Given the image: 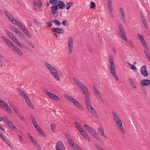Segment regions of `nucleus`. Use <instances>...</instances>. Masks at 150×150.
<instances>
[{"instance_id": "nucleus-17", "label": "nucleus", "mask_w": 150, "mask_h": 150, "mask_svg": "<svg viewBox=\"0 0 150 150\" xmlns=\"http://www.w3.org/2000/svg\"><path fill=\"white\" fill-rule=\"evenodd\" d=\"M65 136L68 143L70 145H71V144H72V143L74 142L72 139L69 135L67 133H65Z\"/></svg>"}, {"instance_id": "nucleus-33", "label": "nucleus", "mask_w": 150, "mask_h": 150, "mask_svg": "<svg viewBox=\"0 0 150 150\" xmlns=\"http://www.w3.org/2000/svg\"><path fill=\"white\" fill-rule=\"evenodd\" d=\"M25 41L26 42V43L28 45L33 48L34 47L33 44L32 42H31L29 40H26Z\"/></svg>"}, {"instance_id": "nucleus-40", "label": "nucleus", "mask_w": 150, "mask_h": 150, "mask_svg": "<svg viewBox=\"0 0 150 150\" xmlns=\"http://www.w3.org/2000/svg\"><path fill=\"white\" fill-rule=\"evenodd\" d=\"M68 49L69 50V54H71L72 53L73 45H68Z\"/></svg>"}, {"instance_id": "nucleus-47", "label": "nucleus", "mask_w": 150, "mask_h": 150, "mask_svg": "<svg viewBox=\"0 0 150 150\" xmlns=\"http://www.w3.org/2000/svg\"><path fill=\"white\" fill-rule=\"evenodd\" d=\"M68 45H73V40L72 38H69L68 41Z\"/></svg>"}, {"instance_id": "nucleus-36", "label": "nucleus", "mask_w": 150, "mask_h": 150, "mask_svg": "<svg viewBox=\"0 0 150 150\" xmlns=\"http://www.w3.org/2000/svg\"><path fill=\"white\" fill-rule=\"evenodd\" d=\"M30 118L32 122V123L33 124L37 122L35 119L32 115H30Z\"/></svg>"}, {"instance_id": "nucleus-12", "label": "nucleus", "mask_w": 150, "mask_h": 150, "mask_svg": "<svg viewBox=\"0 0 150 150\" xmlns=\"http://www.w3.org/2000/svg\"><path fill=\"white\" fill-rule=\"evenodd\" d=\"M89 95H87V96L85 95V104L87 108H88V107L90 106H91V102L89 98Z\"/></svg>"}, {"instance_id": "nucleus-6", "label": "nucleus", "mask_w": 150, "mask_h": 150, "mask_svg": "<svg viewBox=\"0 0 150 150\" xmlns=\"http://www.w3.org/2000/svg\"><path fill=\"white\" fill-rule=\"evenodd\" d=\"M12 23L17 25L22 31L23 29L25 28V26L18 20H16V19H14V21Z\"/></svg>"}, {"instance_id": "nucleus-21", "label": "nucleus", "mask_w": 150, "mask_h": 150, "mask_svg": "<svg viewBox=\"0 0 150 150\" xmlns=\"http://www.w3.org/2000/svg\"><path fill=\"white\" fill-rule=\"evenodd\" d=\"M120 12L122 16L121 19L125 23V17L124 13L121 8H120Z\"/></svg>"}, {"instance_id": "nucleus-15", "label": "nucleus", "mask_w": 150, "mask_h": 150, "mask_svg": "<svg viewBox=\"0 0 150 150\" xmlns=\"http://www.w3.org/2000/svg\"><path fill=\"white\" fill-rule=\"evenodd\" d=\"M58 9V6L57 5L52 6L51 8L52 14H55L57 13Z\"/></svg>"}, {"instance_id": "nucleus-43", "label": "nucleus", "mask_w": 150, "mask_h": 150, "mask_svg": "<svg viewBox=\"0 0 150 150\" xmlns=\"http://www.w3.org/2000/svg\"><path fill=\"white\" fill-rule=\"evenodd\" d=\"M87 130L89 133L91 134L92 135V134H93V133H94V132H95L94 131V130L92 128L90 127Z\"/></svg>"}, {"instance_id": "nucleus-35", "label": "nucleus", "mask_w": 150, "mask_h": 150, "mask_svg": "<svg viewBox=\"0 0 150 150\" xmlns=\"http://www.w3.org/2000/svg\"><path fill=\"white\" fill-rule=\"evenodd\" d=\"M72 5V3L69 2L68 3L66 4L65 6H66V9L67 10L69 9L71 7V6Z\"/></svg>"}, {"instance_id": "nucleus-54", "label": "nucleus", "mask_w": 150, "mask_h": 150, "mask_svg": "<svg viewBox=\"0 0 150 150\" xmlns=\"http://www.w3.org/2000/svg\"><path fill=\"white\" fill-rule=\"evenodd\" d=\"M11 39L12 41L15 43H16L18 41L16 38L13 36L11 38Z\"/></svg>"}, {"instance_id": "nucleus-11", "label": "nucleus", "mask_w": 150, "mask_h": 150, "mask_svg": "<svg viewBox=\"0 0 150 150\" xmlns=\"http://www.w3.org/2000/svg\"><path fill=\"white\" fill-rule=\"evenodd\" d=\"M1 38L3 40L4 42L7 44L8 46L10 48L12 45H13V43L9 40L8 38L2 36Z\"/></svg>"}, {"instance_id": "nucleus-58", "label": "nucleus", "mask_w": 150, "mask_h": 150, "mask_svg": "<svg viewBox=\"0 0 150 150\" xmlns=\"http://www.w3.org/2000/svg\"><path fill=\"white\" fill-rule=\"evenodd\" d=\"M6 110H7L8 111V112L10 114H11V109L9 108L8 106L7 105L6 106H5V107Z\"/></svg>"}, {"instance_id": "nucleus-5", "label": "nucleus", "mask_w": 150, "mask_h": 150, "mask_svg": "<svg viewBox=\"0 0 150 150\" xmlns=\"http://www.w3.org/2000/svg\"><path fill=\"white\" fill-rule=\"evenodd\" d=\"M34 126L35 129L42 136L45 137V135L42 129L40 127L39 125L37 124V122L33 124Z\"/></svg>"}, {"instance_id": "nucleus-20", "label": "nucleus", "mask_w": 150, "mask_h": 150, "mask_svg": "<svg viewBox=\"0 0 150 150\" xmlns=\"http://www.w3.org/2000/svg\"><path fill=\"white\" fill-rule=\"evenodd\" d=\"M111 73H112V75L113 76L114 78L116 80L118 81V78L116 72L115 70V69L110 70Z\"/></svg>"}, {"instance_id": "nucleus-48", "label": "nucleus", "mask_w": 150, "mask_h": 150, "mask_svg": "<svg viewBox=\"0 0 150 150\" xmlns=\"http://www.w3.org/2000/svg\"><path fill=\"white\" fill-rule=\"evenodd\" d=\"M56 126V125L54 124H52L51 125V129L53 132H54V129Z\"/></svg>"}, {"instance_id": "nucleus-3", "label": "nucleus", "mask_w": 150, "mask_h": 150, "mask_svg": "<svg viewBox=\"0 0 150 150\" xmlns=\"http://www.w3.org/2000/svg\"><path fill=\"white\" fill-rule=\"evenodd\" d=\"M88 111L90 112L93 116L96 118H98V115L95 110L92 107V106H90L87 108Z\"/></svg>"}, {"instance_id": "nucleus-4", "label": "nucleus", "mask_w": 150, "mask_h": 150, "mask_svg": "<svg viewBox=\"0 0 150 150\" xmlns=\"http://www.w3.org/2000/svg\"><path fill=\"white\" fill-rule=\"evenodd\" d=\"M56 150H65L64 145L62 142L59 141L56 144L55 146Z\"/></svg>"}, {"instance_id": "nucleus-10", "label": "nucleus", "mask_w": 150, "mask_h": 150, "mask_svg": "<svg viewBox=\"0 0 150 150\" xmlns=\"http://www.w3.org/2000/svg\"><path fill=\"white\" fill-rule=\"evenodd\" d=\"M80 89L85 95H89V92L88 89L85 85L83 86L82 87L80 88Z\"/></svg>"}, {"instance_id": "nucleus-51", "label": "nucleus", "mask_w": 150, "mask_h": 150, "mask_svg": "<svg viewBox=\"0 0 150 150\" xmlns=\"http://www.w3.org/2000/svg\"><path fill=\"white\" fill-rule=\"evenodd\" d=\"M58 33L63 34L64 33V30L63 29L58 28Z\"/></svg>"}, {"instance_id": "nucleus-13", "label": "nucleus", "mask_w": 150, "mask_h": 150, "mask_svg": "<svg viewBox=\"0 0 150 150\" xmlns=\"http://www.w3.org/2000/svg\"><path fill=\"white\" fill-rule=\"evenodd\" d=\"M58 8L60 9H63L65 6V3L63 1H59L57 3Z\"/></svg>"}, {"instance_id": "nucleus-62", "label": "nucleus", "mask_w": 150, "mask_h": 150, "mask_svg": "<svg viewBox=\"0 0 150 150\" xmlns=\"http://www.w3.org/2000/svg\"><path fill=\"white\" fill-rule=\"evenodd\" d=\"M0 103H2V104L3 105V106L4 107H5V106L7 105L6 103L4 101H2L1 100H0Z\"/></svg>"}, {"instance_id": "nucleus-8", "label": "nucleus", "mask_w": 150, "mask_h": 150, "mask_svg": "<svg viewBox=\"0 0 150 150\" xmlns=\"http://www.w3.org/2000/svg\"><path fill=\"white\" fill-rule=\"evenodd\" d=\"M5 123L7 125L11 128L15 129L16 127L7 118H5V119L4 120Z\"/></svg>"}, {"instance_id": "nucleus-23", "label": "nucleus", "mask_w": 150, "mask_h": 150, "mask_svg": "<svg viewBox=\"0 0 150 150\" xmlns=\"http://www.w3.org/2000/svg\"><path fill=\"white\" fill-rule=\"evenodd\" d=\"M75 125L79 132H80L81 131H82L84 129L82 127H81L79 124L76 122H75Z\"/></svg>"}, {"instance_id": "nucleus-52", "label": "nucleus", "mask_w": 150, "mask_h": 150, "mask_svg": "<svg viewBox=\"0 0 150 150\" xmlns=\"http://www.w3.org/2000/svg\"><path fill=\"white\" fill-rule=\"evenodd\" d=\"M4 57H3L0 56V67H1L3 64V60H4Z\"/></svg>"}, {"instance_id": "nucleus-34", "label": "nucleus", "mask_w": 150, "mask_h": 150, "mask_svg": "<svg viewBox=\"0 0 150 150\" xmlns=\"http://www.w3.org/2000/svg\"><path fill=\"white\" fill-rule=\"evenodd\" d=\"M141 73L145 77H147L148 76V74L147 73L146 69L145 71H141Z\"/></svg>"}, {"instance_id": "nucleus-26", "label": "nucleus", "mask_w": 150, "mask_h": 150, "mask_svg": "<svg viewBox=\"0 0 150 150\" xmlns=\"http://www.w3.org/2000/svg\"><path fill=\"white\" fill-rule=\"evenodd\" d=\"M15 32L21 38H23L24 39H25V35L20 30L15 31Z\"/></svg>"}, {"instance_id": "nucleus-38", "label": "nucleus", "mask_w": 150, "mask_h": 150, "mask_svg": "<svg viewBox=\"0 0 150 150\" xmlns=\"http://www.w3.org/2000/svg\"><path fill=\"white\" fill-rule=\"evenodd\" d=\"M76 85L80 89V88L82 87L84 85L80 81L79 82V83Z\"/></svg>"}, {"instance_id": "nucleus-56", "label": "nucleus", "mask_w": 150, "mask_h": 150, "mask_svg": "<svg viewBox=\"0 0 150 150\" xmlns=\"http://www.w3.org/2000/svg\"><path fill=\"white\" fill-rule=\"evenodd\" d=\"M145 54L146 57L148 60L150 62V54L149 53V52H146Z\"/></svg>"}, {"instance_id": "nucleus-1", "label": "nucleus", "mask_w": 150, "mask_h": 150, "mask_svg": "<svg viewBox=\"0 0 150 150\" xmlns=\"http://www.w3.org/2000/svg\"><path fill=\"white\" fill-rule=\"evenodd\" d=\"M119 28L120 33V36L122 39L125 42H127V38L125 33L121 24H118Z\"/></svg>"}, {"instance_id": "nucleus-55", "label": "nucleus", "mask_w": 150, "mask_h": 150, "mask_svg": "<svg viewBox=\"0 0 150 150\" xmlns=\"http://www.w3.org/2000/svg\"><path fill=\"white\" fill-rule=\"evenodd\" d=\"M15 44L18 46L20 48H23V45H22L20 42H19L18 41Z\"/></svg>"}, {"instance_id": "nucleus-59", "label": "nucleus", "mask_w": 150, "mask_h": 150, "mask_svg": "<svg viewBox=\"0 0 150 150\" xmlns=\"http://www.w3.org/2000/svg\"><path fill=\"white\" fill-rule=\"evenodd\" d=\"M72 103L73 104L75 105L76 106L78 105L79 102L75 99H74L72 101Z\"/></svg>"}, {"instance_id": "nucleus-19", "label": "nucleus", "mask_w": 150, "mask_h": 150, "mask_svg": "<svg viewBox=\"0 0 150 150\" xmlns=\"http://www.w3.org/2000/svg\"><path fill=\"white\" fill-rule=\"evenodd\" d=\"M98 130L100 135L103 136L105 138H106V136L104 134V130L102 127L101 126L100 127L98 128Z\"/></svg>"}, {"instance_id": "nucleus-37", "label": "nucleus", "mask_w": 150, "mask_h": 150, "mask_svg": "<svg viewBox=\"0 0 150 150\" xmlns=\"http://www.w3.org/2000/svg\"><path fill=\"white\" fill-rule=\"evenodd\" d=\"M12 30L15 32V31H18L19 30L18 29L13 25H10L9 27Z\"/></svg>"}, {"instance_id": "nucleus-27", "label": "nucleus", "mask_w": 150, "mask_h": 150, "mask_svg": "<svg viewBox=\"0 0 150 150\" xmlns=\"http://www.w3.org/2000/svg\"><path fill=\"white\" fill-rule=\"evenodd\" d=\"M109 63L110 64V69H112L115 68V65L114 64L113 60H109Z\"/></svg>"}, {"instance_id": "nucleus-61", "label": "nucleus", "mask_w": 150, "mask_h": 150, "mask_svg": "<svg viewBox=\"0 0 150 150\" xmlns=\"http://www.w3.org/2000/svg\"><path fill=\"white\" fill-rule=\"evenodd\" d=\"M52 21H49L47 23H46L47 24V27L48 28L50 27L52 25Z\"/></svg>"}, {"instance_id": "nucleus-41", "label": "nucleus", "mask_w": 150, "mask_h": 150, "mask_svg": "<svg viewBox=\"0 0 150 150\" xmlns=\"http://www.w3.org/2000/svg\"><path fill=\"white\" fill-rule=\"evenodd\" d=\"M28 137L33 144L34 143H36V141L32 137L29 135Z\"/></svg>"}, {"instance_id": "nucleus-39", "label": "nucleus", "mask_w": 150, "mask_h": 150, "mask_svg": "<svg viewBox=\"0 0 150 150\" xmlns=\"http://www.w3.org/2000/svg\"><path fill=\"white\" fill-rule=\"evenodd\" d=\"M49 2L52 5H55L57 3V0H49Z\"/></svg>"}, {"instance_id": "nucleus-63", "label": "nucleus", "mask_w": 150, "mask_h": 150, "mask_svg": "<svg viewBox=\"0 0 150 150\" xmlns=\"http://www.w3.org/2000/svg\"><path fill=\"white\" fill-rule=\"evenodd\" d=\"M76 107L80 110H82L83 109V107L79 103H78V105H77Z\"/></svg>"}, {"instance_id": "nucleus-2", "label": "nucleus", "mask_w": 150, "mask_h": 150, "mask_svg": "<svg viewBox=\"0 0 150 150\" xmlns=\"http://www.w3.org/2000/svg\"><path fill=\"white\" fill-rule=\"evenodd\" d=\"M116 122L117 125L120 130V131L122 132V133L123 134L125 133V132L123 127L122 125V123L121 120L120 119H118L115 120Z\"/></svg>"}, {"instance_id": "nucleus-44", "label": "nucleus", "mask_w": 150, "mask_h": 150, "mask_svg": "<svg viewBox=\"0 0 150 150\" xmlns=\"http://www.w3.org/2000/svg\"><path fill=\"white\" fill-rule=\"evenodd\" d=\"M94 146L98 150H105L100 146L96 144H95Z\"/></svg>"}, {"instance_id": "nucleus-32", "label": "nucleus", "mask_w": 150, "mask_h": 150, "mask_svg": "<svg viewBox=\"0 0 150 150\" xmlns=\"http://www.w3.org/2000/svg\"><path fill=\"white\" fill-rule=\"evenodd\" d=\"M10 48L12 49L13 50L16 52L19 50V49L13 44L10 47Z\"/></svg>"}, {"instance_id": "nucleus-25", "label": "nucleus", "mask_w": 150, "mask_h": 150, "mask_svg": "<svg viewBox=\"0 0 150 150\" xmlns=\"http://www.w3.org/2000/svg\"><path fill=\"white\" fill-rule=\"evenodd\" d=\"M129 82L132 87L135 88H136V86L134 83V82L132 78H131L129 79Z\"/></svg>"}, {"instance_id": "nucleus-24", "label": "nucleus", "mask_w": 150, "mask_h": 150, "mask_svg": "<svg viewBox=\"0 0 150 150\" xmlns=\"http://www.w3.org/2000/svg\"><path fill=\"white\" fill-rule=\"evenodd\" d=\"M45 64L47 68L50 70V72H52L54 70V69H55L54 68L52 67L47 62H45Z\"/></svg>"}, {"instance_id": "nucleus-18", "label": "nucleus", "mask_w": 150, "mask_h": 150, "mask_svg": "<svg viewBox=\"0 0 150 150\" xmlns=\"http://www.w3.org/2000/svg\"><path fill=\"white\" fill-rule=\"evenodd\" d=\"M72 148L75 150H82L81 148L76 144L74 142L72 143V144L70 145Z\"/></svg>"}, {"instance_id": "nucleus-45", "label": "nucleus", "mask_w": 150, "mask_h": 150, "mask_svg": "<svg viewBox=\"0 0 150 150\" xmlns=\"http://www.w3.org/2000/svg\"><path fill=\"white\" fill-rule=\"evenodd\" d=\"M95 94L98 98H100L101 97H102L101 94L100 93L99 91H98L96 92H95Z\"/></svg>"}, {"instance_id": "nucleus-30", "label": "nucleus", "mask_w": 150, "mask_h": 150, "mask_svg": "<svg viewBox=\"0 0 150 150\" xmlns=\"http://www.w3.org/2000/svg\"><path fill=\"white\" fill-rule=\"evenodd\" d=\"M112 112L115 120H117L118 119H120L119 116L115 111H112Z\"/></svg>"}, {"instance_id": "nucleus-31", "label": "nucleus", "mask_w": 150, "mask_h": 150, "mask_svg": "<svg viewBox=\"0 0 150 150\" xmlns=\"http://www.w3.org/2000/svg\"><path fill=\"white\" fill-rule=\"evenodd\" d=\"M52 22L54 23L55 25L57 26H59L61 24V23L59 20H54L52 21Z\"/></svg>"}, {"instance_id": "nucleus-16", "label": "nucleus", "mask_w": 150, "mask_h": 150, "mask_svg": "<svg viewBox=\"0 0 150 150\" xmlns=\"http://www.w3.org/2000/svg\"><path fill=\"white\" fill-rule=\"evenodd\" d=\"M141 84L142 86H148L150 84V80L144 79L142 80L141 82Z\"/></svg>"}, {"instance_id": "nucleus-29", "label": "nucleus", "mask_w": 150, "mask_h": 150, "mask_svg": "<svg viewBox=\"0 0 150 150\" xmlns=\"http://www.w3.org/2000/svg\"><path fill=\"white\" fill-rule=\"evenodd\" d=\"M25 102L30 107L33 109L34 108V106L32 103L31 100L30 99L28 100H26Z\"/></svg>"}, {"instance_id": "nucleus-53", "label": "nucleus", "mask_w": 150, "mask_h": 150, "mask_svg": "<svg viewBox=\"0 0 150 150\" xmlns=\"http://www.w3.org/2000/svg\"><path fill=\"white\" fill-rule=\"evenodd\" d=\"M33 6L34 7V8L35 9H37V8H38V6L37 5V4L36 1H35V0H34L33 1Z\"/></svg>"}, {"instance_id": "nucleus-14", "label": "nucleus", "mask_w": 150, "mask_h": 150, "mask_svg": "<svg viewBox=\"0 0 150 150\" xmlns=\"http://www.w3.org/2000/svg\"><path fill=\"white\" fill-rule=\"evenodd\" d=\"M51 73L54 78L58 81H60V79L58 74V73L55 69H54Z\"/></svg>"}, {"instance_id": "nucleus-60", "label": "nucleus", "mask_w": 150, "mask_h": 150, "mask_svg": "<svg viewBox=\"0 0 150 150\" xmlns=\"http://www.w3.org/2000/svg\"><path fill=\"white\" fill-rule=\"evenodd\" d=\"M34 23H36L37 25L39 26H41V24L37 20H36L35 19H34Z\"/></svg>"}, {"instance_id": "nucleus-64", "label": "nucleus", "mask_w": 150, "mask_h": 150, "mask_svg": "<svg viewBox=\"0 0 150 150\" xmlns=\"http://www.w3.org/2000/svg\"><path fill=\"white\" fill-rule=\"evenodd\" d=\"M108 58L109 60H113L112 55L111 54H109L108 55Z\"/></svg>"}, {"instance_id": "nucleus-49", "label": "nucleus", "mask_w": 150, "mask_h": 150, "mask_svg": "<svg viewBox=\"0 0 150 150\" xmlns=\"http://www.w3.org/2000/svg\"><path fill=\"white\" fill-rule=\"evenodd\" d=\"M5 32L6 33L7 35L10 38H11V36H13L12 34L8 30H6Z\"/></svg>"}, {"instance_id": "nucleus-46", "label": "nucleus", "mask_w": 150, "mask_h": 150, "mask_svg": "<svg viewBox=\"0 0 150 150\" xmlns=\"http://www.w3.org/2000/svg\"><path fill=\"white\" fill-rule=\"evenodd\" d=\"M91 9H95L96 8V5L95 3L93 2H92L90 4Z\"/></svg>"}, {"instance_id": "nucleus-28", "label": "nucleus", "mask_w": 150, "mask_h": 150, "mask_svg": "<svg viewBox=\"0 0 150 150\" xmlns=\"http://www.w3.org/2000/svg\"><path fill=\"white\" fill-rule=\"evenodd\" d=\"M108 1V8L110 10L111 12L112 11V10L111 9L112 7V4L111 3V0H107Z\"/></svg>"}, {"instance_id": "nucleus-9", "label": "nucleus", "mask_w": 150, "mask_h": 150, "mask_svg": "<svg viewBox=\"0 0 150 150\" xmlns=\"http://www.w3.org/2000/svg\"><path fill=\"white\" fill-rule=\"evenodd\" d=\"M80 133L83 137L88 141L89 142L91 141V140L88 135L87 134L86 132L85 131L84 129L82 131H81Z\"/></svg>"}, {"instance_id": "nucleus-7", "label": "nucleus", "mask_w": 150, "mask_h": 150, "mask_svg": "<svg viewBox=\"0 0 150 150\" xmlns=\"http://www.w3.org/2000/svg\"><path fill=\"white\" fill-rule=\"evenodd\" d=\"M3 11L4 13L7 17L9 20L13 23V22L14 21L15 19H14L13 16L6 10H4Z\"/></svg>"}, {"instance_id": "nucleus-57", "label": "nucleus", "mask_w": 150, "mask_h": 150, "mask_svg": "<svg viewBox=\"0 0 150 150\" xmlns=\"http://www.w3.org/2000/svg\"><path fill=\"white\" fill-rule=\"evenodd\" d=\"M11 107L13 110L15 111V112L16 113H18V110L16 108L14 105L11 106Z\"/></svg>"}, {"instance_id": "nucleus-42", "label": "nucleus", "mask_w": 150, "mask_h": 150, "mask_svg": "<svg viewBox=\"0 0 150 150\" xmlns=\"http://www.w3.org/2000/svg\"><path fill=\"white\" fill-rule=\"evenodd\" d=\"M58 28H52L51 29V30L53 32L55 33H58Z\"/></svg>"}, {"instance_id": "nucleus-50", "label": "nucleus", "mask_w": 150, "mask_h": 150, "mask_svg": "<svg viewBox=\"0 0 150 150\" xmlns=\"http://www.w3.org/2000/svg\"><path fill=\"white\" fill-rule=\"evenodd\" d=\"M137 35L139 39L141 41L142 40H143V39H144V38L139 33H137Z\"/></svg>"}, {"instance_id": "nucleus-22", "label": "nucleus", "mask_w": 150, "mask_h": 150, "mask_svg": "<svg viewBox=\"0 0 150 150\" xmlns=\"http://www.w3.org/2000/svg\"><path fill=\"white\" fill-rule=\"evenodd\" d=\"M22 31L29 38H31V35L30 33L28 32V30L26 28H24L22 30Z\"/></svg>"}]
</instances>
